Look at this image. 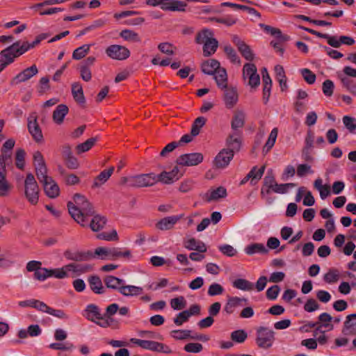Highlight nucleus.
Listing matches in <instances>:
<instances>
[{
  "label": "nucleus",
  "mask_w": 356,
  "mask_h": 356,
  "mask_svg": "<svg viewBox=\"0 0 356 356\" xmlns=\"http://www.w3.org/2000/svg\"><path fill=\"white\" fill-rule=\"evenodd\" d=\"M67 207L72 218L82 227L88 225V218L94 213L90 203L80 194L74 195L73 202H68Z\"/></svg>",
  "instance_id": "f257e3e1"
},
{
  "label": "nucleus",
  "mask_w": 356,
  "mask_h": 356,
  "mask_svg": "<svg viewBox=\"0 0 356 356\" xmlns=\"http://www.w3.org/2000/svg\"><path fill=\"white\" fill-rule=\"evenodd\" d=\"M91 257L102 260H116L120 258L130 259L131 252L129 250L120 248L98 247L91 254Z\"/></svg>",
  "instance_id": "f03ea898"
},
{
  "label": "nucleus",
  "mask_w": 356,
  "mask_h": 356,
  "mask_svg": "<svg viewBox=\"0 0 356 356\" xmlns=\"http://www.w3.org/2000/svg\"><path fill=\"white\" fill-rule=\"evenodd\" d=\"M92 266L88 264L70 263L57 268L56 279H65L67 277H75L82 274L90 272Z\"/></svg>",
  "instance_id": "7ed1b4c3"
},
{
  "label": "nucleus",
  "mask_w": 356,
  "mask_h": 356,
  "mask_svg": "<svg viewBox=\"0 0 356 356\" xmlns=\"http://www.w3.org/2000/svg\"><path fill=\"white\" fill-rule=\"evenodd\" d=\"M157 183L156 174L151 172L136 176L124 177L121 179V184L131 187H149Z\"/></svg>",
  "instance_id": "20e7f679"
},
{
  "label": "nucleus",
  "mask_w": 356,
  "mask_h": 356,
  "mask_svg": "<svg viewBox=\"0 0 356 356\" xmlns=\"http://www.w3.org/2000/svg\"><path fill=\"white\" fill-rule=\"evenodd\" d=\"M40 188L31 173L27 174L24 182V195L31 205H36L39 201Z\"/></svg>",
  "instance_id": "39448f33"
},
{
  "label": "nucleus",
  "mask_w": 356,
  "mask_h": 356,
  "mask_svg": "<svg viewBox=\"0 0 356 356\" xmlns=\"http://www.w3.org/2000/svg\"><path fill=\"white\" fill-rule=\"evenodd\" d=\"M146 3L153 7L159 6L163 10L173 12H184L186 7V3L178 0H146Z\"/></svg>",
  "instance_id": "423d86ee"
},
{
  "label": "nucleus",
  "mask_w": 356,
  "mask_h": 356,
  "mask_svg": "<svg viewBox=\"0 0 356 356\" xmlns=\"http://www.w3.org/2000/svg\"><path fill=\"white\" fill-rule=\"evenodd\" d=\"M24 54L21 49L19 42L13 43L10 47L2 50L1 55V67L4 69L8 65L12 63L15 58Z\"/></svg>",
  "instance_id": "0eeeda50"
},
{
  "label": "nucleus",
  "mask_w": 356,
  "mask_h": 356,
  "mask_svg": "<svg viewBox=\"0 0 356 356\" xmlns=\"http://www.w3.org/2000/svg\"><path fill=\"white\" fill-rule=\"evenodd\" d=\"M256 343L259 348L268 349L275 341V332L266 327H259L257 330Z\"/></svg>",
  "instance_id": "6e6552de"
},
{
  "label": "nucleus",
  "mask_w": 356,
  "mask_h": 356,
  "mask_svg": "<svg viewBox=\"0 0 356 356\" xmlns=\"http://www.w3.org/2000/svg\"><path fill=\"white\" fill-rule=\"evenodd\" d=\"M243 77L245 80L248 79V85L251 88H256L260 84V77L253 63H248L243 65Z\"/></svg>",
  "instance_id": "1a4fd4ad"
},
{
  "label": "nucleus",
  "mask_w": 356,
  "mask_h": 356,
  "mask_svg": "<svg viewBox=\"0 0 356 356\" xmlns=\"http://www.w3.org/2000/svg\"><path fill=\"white\" fill-rule=\"evenodd\" d=\"M106 55L111 59L124 60L130 56L129 50L124 46L111 44L105 49Z\"/></svg>",
  "instance_id": "9d476101"
},
{
  "label": "nucleus",
  "mask_w": 356,
  "mask_h": 356,
  "mask_svg": "<svg viewBox=\"0 0 356 356\" xmlns=\"http://www.w3.org/2000/svg\"><path fill=\"white\" fill-rule=\"evenodd\" d=\"M204 156L199 152L184 154L179 156L177 160V164L181 166H194L202 162Z\"/></svg>",
  "instance_id": "9b49d317"
},
{
  "label": "nucleus",
  "mask_w": 356,
  "mask_h": 356,
  "mask_svg": "<svg viewBox=\"0 0 356 356\" xmlns=\"http://www.w3.org/2000/svg\"><path fill=\"white\" fill-rule=\"evenodd\" d=\"M181 176L182 174L179 173V169L177 166L174 167L169 172L163 171L159 175H156L157 183L161 182L163 184H171L177 181Z\"/></svg>",
  "instance_id": "f8f14e48"
},
{
  "label": "nucleus",
  "mask_w": 356,
  "mask_h": 356,
  "mask_svg": "<svg viewBox=\"0 0 356 356\" xmlns=\"http://www.w3.org/2000/svg\"><path fill=\"white\" fill-rule=\"evenodd\" d=\"M248 300L245 298L237 296L228 297L224 307V311L227 314H233L237 308L245 306Z\"/></svg>",
  "instance_id": "ddd939ff"
},
{
  "label": "nucleus",
  "mask_w": 356,
  "mask_h": 356,
  "mask_svg": "<svg viewBox=\"0 0 356 356\" xmlns=\"http://www.w3.org/2000/svg\"><path fill=\"white\" fill-rule=\"evenodd\" d=\"M181 218V215L165 217L156 223V228L161 231L172 229Z\"/></svg>",
  "instance_id": "4468645a"
},
{
  "label": "nucleus",
  "mask_w": 356,
  "mask_h": 356,
  "mask_svg": "<svg viewBox=\"0 0 356 356\" xmlns=\"http://www.w3.org/2000/svg\"><path fill=\"white\" fill-rule=\"evenodd\" d=\"M38 72L36 65H33L32 66L25 69L20 73H19L12 81V84L16 85L22 82H24L33 76L36 75Z\"/></svg>",
  "instance_id": "2eb2a0df"
},
{
  "label": "nucleus",
  "mask_w": 356,
  "mask_h": 356,
  "mask_svg": "<svg viewBox=\"0 0 356 356\" xmlns=\"http://www.w3.org/2000/svg\"><path fill=\"white\" fill-rule=\"evenodd\" d=\"M234 154L232 151L223 149L215 158V165L218 168H224L228 165L233 159Z\"/></svg>",
  "instance_id": "dca6fc26"
},
{
  "label": "nucleus",
  "mask_w": 356,
  "mask_h": 356,
  "mask_svg": "<svg viewBox=\"0 0 356 356\" xmlns=\"http://www.w3.org/2000/svg\"><path fill=\"white\" fill-rule=\"evenodd\" d=\"M233 42L236 45L238 50L244 58L250 61L254 59V54L250 47L238 36L234 35L233 37Z\"/></svg>",
  "instance_id": "f3484780"
},
{
  "label": "nucleus",
  "mask_w": 356,
  "mask_h": 356,
  "mask_svg": "<svg viewBox=\"0 0 356 356\" xmlns=\"http://www.w3.org/2000/svg\"><path fill=\"white\" fill-rule=\"evenodd\" d=\"M28 129L34 140L41 141L43 136L41 129L38 124L37 118L35 115H31L28 119Z\"/></svg>",
  "instance_id": "a211bd4d"
},
{
  "label": "nucleus",
  "mask_w": 356,
  "mask_h": 356,
  "mask_svg": "<svg viewBox=\"0 0 356 356\" xmlns=\"http://www.w3.org/2000/svg\"><path fill=\"white\" fill-rule=\"evenodd\" d=\"M332 317L327 313L324 312L318 316V326L314 331V336L317 337V334L321 332L323 328L327 330H332L333 325L331 323Z\"/></svg>",
  "instance_id": "6ab92c4d"
},
{
  "label": "nucleus",
  "mask_w": 356,
  "mask_h": 356,
  "mask_svg": "<svg viewBox=\"0 0 356 356\" xmlns=\"http://www.w3.org/2000/svg\"><path fill=\"white\" fill-rule=\"evenodd\" d=\"M224 91L223 100L225 106L228 108H233L238 100V95L234 88L226 87Z\"/></svg>",
  "instance_id": "aec40b11"
},
{
  "label": "nucleus",
  "mask_w": 356,
  "mask_h": 356,
  "mask_svg": "<svg viewBox=\"0 0 356 356\" xmlns=\"http://www.w3.org/2000/svg\"><path fill=\"white\" fill-rule=\"evenodd\" d=\"M342 333L344 336L353 337L356 335V314L347 316Z\"/></svg>",
  "instance_id": "412c9836"
},
{
  "label": "nucleus",
  "mask_w": 356,
  "mask_h": 356,
  "mask_svg": "<svg viewBox=\"0 0 356 356\" xmlns=\"http://www.w3.org/2000/svg\"><path fill=\"white\" fill-rule=\"evenodd\" d=\"M276 182L275 177L273 175L272 170H269L264 179V186L261 190V195L262 197L266 198L271 193V190L273 188Z\"/></svg>",
  "instance_id": "4be33fe9"
},
{
  "label": "nucleus",
  "mask_w": 356,
  "mask_h": 356,
  "mask_svg": "<svg viewBox=\"0 0 356 356\" xmlns=\"http://www.w3.org/2000/svg\"><path fill=\"white\" fill-rule=\"evenodd\" d=\"M227 195V190L223 186H219L214 189H210L204 195V199L207 202L217 201L220 198L225 197Z\"/></svg>",
  "instance_id": "5701e85b"
},
{
  "label": "nucleus",
  "mask_w": 356,
  "mask_h": 356,
  "mask_svg": "<svg viewBox=\"0 0 356 356\" xmlns=\"http://www.w3.org/2000/svg\"><path fill=\"white\" fill-rule=\"evenodd\" d=\"M83 316L90 321L97 322L98 318H102L100 309L94 304L88 305L83 312Z\"/></svg>",
  "instance_id": "b1692460"
},
{
  "label": "nucleus",
  "mask_w": 356,
  "mask_h": 356,
  "mask_svg": "<svg viewBox=\"0 0 356 356\" xmlns=\"http://www.w3.org/2000/svg\"><path fill=\"white\" fill-rule=\"evenodd\" d=\"M45 194L50 198L58 196L60 189L55 181L51 177L42 183Z\"/></svg>",
  "instance_id": "393cba45"
},
{
  "label": "nucleus",
  "mask_w": 356,
  "mask_h": 356,
  "mask_svg": "<svg viewBox=\"0 0 356 356\" xmlns=\"http://www.w3.org/2000/svg\"><path fill=\"white\" fill-rule=\"evenodd\" d=\"M184 246L189 250H195L200 252H205L207 251L206 245L201 241L194 238L186 239L184 241Z\"/></svg>",
  "instance_id": "a878e982"
},
{
  "label": "nucleus",
  "mask_w": 356,
  "mask_h": 356,
  "mask_svg": "<svg viewBox=\"0 0 356 356\" xmlns=\"http://www.w3.org/2000/svg\"><path fill=\"white\" fill-rule=\"evenodd\" d=\"M68 107L65 104H59L53 112V120L56 124H61L68 113Z\"/></svg>",
  "instance_id": "bb28decb"
},
{
  "label": "nucleus",
  "mask_w": 356,
  "mask_h": 356,
  "mask_svg": "<svg viewBox=\"0 0 356 356\" xmlns=\"http://www.w3.org/2000/svg\"><path fill=\"white\" fill-rule=\"evenodd\" d=\"M91 217L92 218L90 222V224L88 223L86 227L89 226L93 232H98L104 227L106 223L105 217L100 215H95V213Z\"/></svg>",
  "instance_id": "cd10ccee"
},
{
  "label": "nucleus",
  "mask_w": 356,
  "mask_h": 356,
  "mask_svg": "<svg viewBox=\"0 0 356 356\" xmlns=\"http://www.w3.org/2000/svg\"><path fill=\"white\" fill-rule=\"evenodd\" d=\"M114 168L111 167L108 170H103L94 179L92 187L98 188L104 184L113 173Z\"/></svg>",
  "instance_id": "c85d7f7f"
},
{
  "label": "nucleus",
  "mask_w": 356,
  "mask_h": 356,
  "mask_svg": "<svg viewBox=\"0 0 356 356\" xmlns=\"http://www.w3.org/2000/svg\"><path fill=\"white\" fill-rule=\"evenodd\" d=\"M245 113L242 110H236L234 112L231 127L234 130L242 128L245 124Z\"/></svg>",
  "instance_id": "c756f323"
},
{
  "label": "nucleus",
  "mask_w": 356,
  "mask_h": 356,
  "mask_svg": "<svg viewBox=\"0 0 356 356\" xmlns=\"http://www.w3.org/2000/svg\"><path fill=\"white\" fill-rule=\"evenodd\" d=\"M72 94L74 100L79 104L83 105L86 99L83 95V88L80 83L74 82L72 84Z\"/></svg>",
  "instance_id": "7c9ffc66"
},
{
  "label": "nucleus",
  "mask_w": 356,
  "mask_h": 356,
  "mask_svg": "<svg viewBox=\"0 0 356 356\" xmlns=\"http://www.w3.org/2000/svg\"><path fill=\"white\" fill-rule=\"evenodd\" d=\"M245 252L248 255L254 254H267L268 248L263 243H251L244 249Z\"/></svg>",
  "instance_id": "2f4dec72"
},
{
  "label": "nucleus",
  "mask_w": 356,
  "mask_h": 356,
  "mask_svg": "<svg viewBox=\"0 0 356 356\" xmlns=\"http://www.w3.org/2000/svg\"><path fill=\"white\" fill-rule=\"evenodd\" d=\"M56 270L57 268L48 269L46 268H40L36 272L34 273L35 279L39 281H44L46 279L50 277L56 278Z\"/></svg>",
  "instance_id": "473e14b6"
},
{
  "label": "nucleus",
  "mask_w": 356,
  "mask_h": 356,
  "mask_svg": "<svg viewBox=\"0 0 356 356\" xmlns=\"http://www.w3.org/2000/svg\"><path fill=\"white\" fill-rule=\"evenodd\" d=\"M143 289L142 287L134 285H124L122 284L120 293L124 296H136L142 294Z\"/></svg>",
  "instance_id": "72a5a7b5"
},
{
  "label": "nucleus",
  "mask_w": 356,
  "mask_h": 356,
  "mask_svg": "<svg viewBox=\"0 0 356 356\" xmlns=\"http://www.w3.org/2000/svg\"><path fill=\"white\" fill-rule=\"evenodd\" d=\"M213 38H214L213 31L209 29H204L197 33L195 42L204 45Z\"/></svg>",
  "instance_id": "f704fd0d"
},
{
  "label": "nucleus",
  "mask_w": 356,
  "mask_h": 356,
  "mask_svg": "<svg viewBox=\"0 0 356 356\" xmlns=\"http://www.w3.org/2000/svg\"><path fill=\"white\" fill-rule=\"evenodd\" d=\"M220 68V63L215 59H210L202 64V70L204 74H213Z\"/></svg>",
  "instance_id": "c9c22d12"
},
{
  "label": "nucleus",
  "mask_w": 356,
  "mask_h": 356,
  "mask_svg": "<svg viewBox=\"0 0 356 356\" xmlns=\"http://www.w3.org/2000/svg\"><path fill=\"white\" fill-rule=\"evenodd\" d=\"M88 282L91 290L97 294L104 293V288L99 277L97 275L91 276L88 278Z\"/></svg>",
  "instance_id": "e433bc0d"
},
{
  "label": "nucleus",
  "mask_w": 356,
  "mask_h": 356,
  "mask_svg": "<svg viewBox=\"0 0 356 356\" xmlns=\"http://www.w3.org/2000/svg\"><path fill=\"white\" fill-rule=\"evenodd\" d=\"M227 145L229 147L228 151H232L233 154L234 152H238L241 148V138L236 133L231 134L227 140Z\"/></svg>",
  "instance_id": "4c0bfd02"
},
{
  "label": "nucleus",
  "mask_w": 356,
  "mask_h": 356,
  "mask_svg": "<svg viewBox=\"0 0 356 356\" xmlns=\"http://www.w3.org/2000/svg\"><path fill=\"white\" fill-rule=\"evenodd\" d=\"M104 283L108 288L118 290L119 292L124 281L116 277L108 275L104 278Z\"/></svg>",
  "instance_id": "58836bf2"
},
{
  "label": "nucleus",
  "mask_w": 356,
  "mask_h": 356,
  "mask_svg": "<svg viewBox=\"0 0 356 356\" xmlns=\"http://www.w3.org/2000/svg\"><path fill=\"white\" fill-rule=\"evenodd\" d=\"M214 79L218 87L225 88L227 85V72L224 68H219L214 74Z\"/></svg>",
  "instance_id": "ea45409f"
},
{
  "label": "nucleus",
  "mask_w": 356,
  "mask_h": 356,
  "mask_svg": "<svg viewBox=\"0 0 356 356\" xmlns=\"http://www.w3.org/2000/svg\"><path fill=\"white\" fill-rule=\"evenodd\" d=\"M278 134L277 128H273L270 131L268 140L263 147L262 152L266 154L274 146Z\"/></svg>",
  "instance_id": "a19ab883"
},
{
  "label": "nucleus",
  "mask_w": 356,
  "mask_h": 356,
  "mask_svg": "<svg viewBox=\"0 0 356 356\" xmlns=\"http://www.w3.org/2000/svg\"><path fill=\"white\" fill-rule=\"evenodd\" d=\"M120 36L130 42H140L141 38L138 33L131 29H124L120 33Z\"/></svg>",
  "instance_id": "79ce46f5"
},
{
  "label": "nucleus",
  "mask_w": 356,
  "mask_h": 356,
  "mask_svg": "<svg viewBox=\"0 0 356 356\" xmlns=\"http://www.w3.org/2000/svg\"><path fill=\"white\" fill-rule=\"evenodd\" d=\"M266 166L263 165L259 169L254 167L247 175V179H250V183L254 185L263 176Z\"/></svg>",
  "instance_id": "37998d69"
},
{
  "label": "nucleus",
  "mask_w": 356,
  "mask_h": 356,
  "mask_svg": "<svg viewBox=\"0 0 356 356\" xmlns=\"http://www.w3.org/2000/svg\"><path fill=\"white\" fill-rule=\"evenodd\" d=\"M12 186L6 178V175L0 171V196L6 197L10 194Z\"/></svg>",
  "instance_id": "c03bdc74"
},
{
  "label": "nucleus",
  "mask_w": 356,
  "mask_h": 356,
  "mask_svg": "<svg viewBox=\"0 0 356 356\" xmlns=\"http://www.w3.org/2000/svg\"><path fill=\"white\" fill-rule=\"evenodd\" d=\"M341 277L340 271L337 268H330L324 275L323 280L327 284H333L339 281Z\"/></svg>",
  "instance_id": "a18cd8bd"
},
{
  "label": "nucleus",
  "mask_w": 356,
  "mask_h": 356,
  "mask_svg": "<svg viewBox=\"0 0 356 356\" xmlns=\"http://www.w3.org/2000/svg\"><path fill=\"white\" fill-rule=\"evenodd\" d=\"M218 47V42L214 38L203 45V54L204 56H209L213 54Z\"/></svg>",
  "instance_id": "49530a36"
},
{
  "label": "nucleus",
  "mask_w": 356,
  "mask_h": 356,
  "mask_svg": "<svg viewBox=\"0 0 356 356\" xmlns=\"http://www.w3.org/2000/svg\"><path fill=\"white\" fill-rule=\"evenodd\" d=\"M233 286L242 291H251L254 288V284L245 279L239 278L234 281Z\"/></svg>",
  "instance_id": "de8ad7c7"
},
{
  "label": "nucleus",
  "mask_w": 356,
  "mask_h": 356,
  "mask_svg": "<svg viewBox=\"0 0 356 356\" xmlns=\"http://www.w3.org/2000/svg\"><path fill=\"white\" fill-rule=\"evenodd\" d=\"M91 44H86L76 48L72 54V58L75 60H80L84 58L90 51Z\"/></svg>",
  "instance_id": "09e8293b"
},
{
  "label": "nucleus",
  "mask_w": 356,
  "mask_h": 356,
  "mask_svg": "<svg viewBox=\"0 0 356 356\" xmlns=\"http://www.w3.org/2000/svg\"><path fill=\"white\" fill-rule=\"evenodd\" d=\"M97 139L95 138H90L84 143L78 145L76 147L77 154H81L88 151L93 147Z\"/></svg>",
  "instance_id": "8fccbe9b"
},
{
  "label": "nucleus",
  "mask_w": 356,
  "mask_h": 356,
  "mask_svg": "<svg viewBox=\"0 0 356 356\" xmlns=\"http://www.w3.org/2000/svg\"><path fill=\"white\" fill-rule=\"evenodd\" d=\"M60 172L62 175H63V180L66 185L68 186H74L77 185L80 183V178L78 177L76 175L70 173V174H65L64 170L63 168L60 169Z\"/></svg>",
  "instance_id": "3c124183"
},
{
  "label": "nucleus",
  "mask_w": 356,
  "mask_h": 356,
  "mask_svg": "<svg viewBox=\"0 0 356 356\" xmlns=\"http://www.w3.org/2000/svg\"><path fill=\"white\" fill-rule=\"evenodd\" d=\"M296 186L294 183H287V184H275L274 185L273 188L271 190V192H274L275 193L279 194H284L286 193L289 189L294 188Z\"/></svg>",
  "instance_id": "603ef678"
},
{
  "label": "nucleus",
  "mask_w": 356,
  "mask_h": 356,
  "mask_svg": "<svg viewBox=\"0 0 356 356\" xmlns=\"http://www.w3.org/2000/svg\"><path fill=\"white\" fill-rule=\"evenodd\" d=\"M191 332L189 330H175L170 332V336L176 340H184L189 339Z\"/></svg>",
  "instance_id": "864d4df0"
},
{
  "label": "nucleus",
  "mask_w": 356,
  "mask_h": 356,
  "mask_svg": "<svg viewBox=\"0 0 356 356\" xmlns=\"http://www.w3.org/2000/svg\"><path fill=\"white\" fill-rule=\"evenodd\" d=\"M170 304L174 310H181L186 307V300L184 296H179L171 299Z\"/></svg>",
  "instance_id": "5fc2aeb1"
},
{
  "label": "nucleus",
  "mask_w": 356,
  "mask_h": 356,
  "mask_svg": "<svg viewBox=\"0 0 356 356\" xmlns=\"http://www.w3.org/2000/svg\"><path fill=\"white\" fill-rule=\"evenodd\" d=\"M206 119L204 117H199L194 121L192 128L191 134L193 136H197L200 131V129L205 124Z\"/></svg>",
  "instance_id": "6e6d98bb"
},
{
  "label": "nucleus",
  "mask_w": 356,
  "mask_h": 356,
  "mask_svg": "<svg viewBox=\"0 0 356 356\" xmlns=\"http://www.w3.org/2000/svg\"><path fill=\"white\" fill-rule=\"evenodd\" d=\"M45 38H46L45 35L44 34H42V35H40L37 36L35 40L33 42H31V43H29L28 42H24L21 45V49H22V51H24L25 53L28 50L35 47L36 45L39 44L40 42L42 40H44Z\"/></svg>",
  "instance_id": "4d7b16f0"
},
{
  "label": "nucleus",
  "mask_w": 356,
  "mask_h": 356,
  "mask_svg": "<svg viewBox=\"0 0 356 356\" xmlns=\"http://www.w3.org/2000/svg\"><path fill=\"white\" fill-rule=\"evenodd\" d=\"M297 175L299 177H305L307 174H314L312 166L307 163L298 164L297 166Z\"/></svg>",
  "instance_id": "13d9d810"
},
{
  "label": "nucleus",
  "mask_w": 356,
  "mask_h": 356,
  "mask_svg": "<svg viewBox=\"0 0 356 356\" xmlns=\"http://www.w3.org/2000/svg\"><path fill=\"white\" fill-rule=\"evenodd\" d=\"M35 173L38 180L42 183L44 181L47 180V179H50L51 177L47 176V169L46 165H40L35 167Z\"/></svg>",
  "instance_id": "bf43d9fd"
},
{
  "label": "nucleus",
  "mask_w": 356,
  "mask_h": 356,
  "mask_svg": "<svg viewBox=\"0 0 356 356\" xmlns=\"http://www.w3.org/2000/svg\"><path fill=\"white\" fill-rule=\"evenodd\" d=\"M247 337L248 334L243 330H238L231 333V339L239 343L244 342Z\"/></svg>",
  "instance_id": "052dcab7"
},
{
  "label": "nucleus",
  "mask_w": 356,
  "mask_h": 356,
  "mask_svg": "<svg viewBox=\"0 0 356 356\" xmlns=\"http://www.w3.org/2000/svg\"><path fill=\"white\" fill-rule=\"evenodd\" d=\"M158 49L163 54L170 56L175 54L176 48L169 42H162L159 44Z\"/></svg>",
  "instance_id": "680f3d73"
},
{
  "label": "nucleus",
  "mask_w": 356,
  "mask_h": 356,
  "mask_svg": "<svg viewBox=\"0 0 356 356\" xmlns=\"http://www.w3.org/2000/svg\"><path fill=\"white\" fill-rule=\"evenodd\" d=\"M224 288L218 283L211 284L209 289L207 293L209 296H215L222 294Z\"/></svg>",
  "instance_id": "e2e57ef3"
},
{
  "label": "nucleus",
  "mask_w": 356,
  "mask_h": 356,
  "mask_svg": "<svg viewBox=\"0 0 356 356\" xmlns=\"http://www.w3.org/2000/svg\"><path fill=\"white\" fill-rule=\"evenodd\" d=\"M343 123L351 133L354 132L356 129V119L355 118L345 115L343 118Z\"/></svg>",
  "instance_id": "0e129e2a"
},
{
  "label": "nucleus",
  "mask_w": 356,
  "mask_h": 356,
  "mask_svg": "<svg viewBox=\"0 0 356 356\" xmlns=\"http://www.w3.org/2000/svg\"><path fill=\"white\" fill-rule=\"evenodd\" d=\"M97 238L107 241H117L118 239L117 232L115 229L110 232H102L97 235Z\"/></svg>",
  "instance_id": "69168bd1"
},
{
  "label": "nucleus",
  "mask_w": 356,
  "mask_h": 356,
  "mask_svg": "<svg viewBox=\"0 0 356 356\" xmlns=\"http://www.w3.org/2000/svg\"><path fill=\"white\" fill-rule=\"evenodd\" d=\"M334 85L332 81L330 79L325 80L323 83L322 90L323 94L327 97H331L333 94Z\"/></svg>",
  "instance_id": "338daca9"
},
{
  "label": "nucleus",
  "mask_w": 356,
  "mask_h": 356,
  "mask_svg": "<svg viewBox=\"0 0 356 356\" xmlns=\"http://www.w3.org/2000/svg\"><path fill=\"white\" fill-rule=\"evenodd\" d=\"M203 349V346L199 343H188L184 347V350L187 353H198Z\"/></svg>",
  "instance_id": "774afa93"
}]
</instances>
